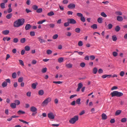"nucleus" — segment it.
<instances>
[{
    "label": "nucleus",
    "mask_w": 127,
    "mask_h": 127,
    "mask_svg": "<svg viewBox=\"0 0 127 127\" xmlns=\"http://www.w3.org/2000/svg\"><path fill=\"white\" fill-rule=\"evenodd\" d=\"M25 21V20L23 18L18 19L14 22L13 26L16 28L19 27L23 25Z\"/></svg>",
    "instance_id": "f257e3e1"
},
{
    "label": "nucleus",
    "mask_w": 127,
    "mask_h": 127,
    "mask_svg": "<svg viewBox=\"0 0 127 127\" xmlns=\"http://www.w3.org/2000/svg\"><path fill=\"white\" fill-rule=\"evenodd\" d=\"M110 95L112 97L115 96L119 97L123 96V94L122 93L118 92V91H114L112 92Z\"/></svg>",
    "instance_id": "f03ea898"
},
{
    "label": "nucleus",
    "mask_w": 127,
    "mask_h": 127,
    "mask_svg": "<svg viewBox=\"0 0 127 127\" xmlns=\"http://www.w3.org/2000/svg\"><path fill=\"white\" fill-rule=\"evenodd\" d=\"M51 100V98L49 97L46 98L42 102L41 104L42 106H44L47 105L48 103Z\"/></svg>",
    "instance_id": "7ed1b4c3"
},
{
    "label": "nucleus",
    "mask_w": 127,
    "mask_h": 127,
    "mask_svg": "<svg viewBox=\"0 0 127 127\" xmlns=\"http://www.w3.org/2000/svg\"><path fill=\"white\" fill-rule=\"evenodd\" d=\"M78 120V117L77 116H75L73 118H72L69 120V122L72 124H74L76 121Z\"/></svg>",
    "instance_id": "20e7f679"
},
{
    "label": "nucleus",
    "mask_w": 127,
    "mask_h": 127,
    "mask_svg": "<svg viewBox=\"0 0 127 127\" xmlns=\"http://www.w3.org/2000/svg\"><path fill=\"white\" fill-rule=\"evenodd\" d=\"M67 21L70 24H75L76 23V21L72 18L68 19Z\"/></svg>",
    "instance_id": "39448f33"
},
{
    "label": "nucleus",
    "mask_w": 127,
    "mask_h": 127,
    "mask_svg": "<svg viewBox=\"0 0 127 127\" xmlns=\"http://www.w3.org/2000/svg\"><path fill=\"white\" fill-rule=\"evenodd\" d=\"M48 117L50 119H54L55 118V116L52 113H50L48 114Z\"/></svg>",
    "instance_id": "423d86ee"
},
{
    "label": "nucleus",
    "mask_w": 127,
    "mask_h": 127,
    "mask_svg": "<svg viewBox=\"0 0 127 127\" xmlns=\"http://www.w3.org/2000/svg\"><path fill=\"white\" fill-rule=\"evenodd\" d=\"M75 4L71 3L68 5L67 7L69 9H73L75 7Z\"/></svg>",
    "instance_id": "0eeeda50"
},
{
    "label": "nucleus",
    "mask_w": 127,
    "mask_h": 127,
    "mask_svg": "<svg viewBox=\"0 0 127 127\" xmlns=\"http://www.w3.org/2000/svg\"><path fill=\"white\" fill-rule=\"evenodd\" d=\"M83 85L81 83H79L78 84V87L77 89V91L78 92L79 91L80 89L82 87Z\"/></svg>",
    "instance_id": "6e6552de"
},
{
    "label": "nucleus",
    "mask_w": 127,
    "mask_h": 127,
    "mask_svg": "<svg viewBox=\"0 0 127 127\" xmlns=\"http://www.w3.org/2000/svg\"><path fill=\"white\" fill-rule=\"evenodd\" d=\"M32 26L29 24H27L25 27V29L26 30H28L30 29Z\"/></svg>",
    "instance_id": "1a4fd4ad"
},
{
    "label": "nucleus",
    "mask_w": 127,
    "mask_h": 127,
    "mask_svg": "<svg viewBox=\"0 0 127 127\" xmlns=\"http://www.w3.org/2000/svg\"><path fill=\"white\" fill-rule=\"evenodd\" d=\"M66 67L68 68H71L72 66V64L70 63L66 64L65 65Z\"/></svg>",
    "instance_id": "9d476101"
},
{
    "label": "nucleus",
    "mask_w": 127,
    "mask_h": 127,
    "mask_svg": "<svg viewBox=\"0 0 127 127\" xmlns=\"http://www.w3.org/2000/svg\"><path fill=\"white\" fill-rule=\"evenodd\" d=\"M30 110L32 112H35L37 111V108L34 106H32L30 108Z\"/></svg>",
    "instance_id": "9b49d317"
},
{
    "label": "nucleus",
    "mask_w": 127,
    "mask_h": 127,
    "mask_svg": "<svg viewBox=\"0 0 127 127\" xmlns=\"http://www.w3.org/2000/svg\"><path fill=\"white\" fill-rule=\"evenodd\" d=\"M37 39H38L40 43H45V40L41 38V37H38L37 38Z\"/></svg>",
    "instance_id": "f8f14e48"
},
{
    "label": "nucleus",
    "mask_w": 127,
    "mask_h": 127,
    "mask_svg": "<svg viewBox=\"0 0 127 127\" xmlns=\"http://www.w3.org/2000/svg\"><path fill=\"white\" fill-rule=\"evenodd\" d=\"M9 31L8 30H4L2 32V33L4 35H7L8 34Z\"/></svg>",
    "instance_id": "ddd939ff"
},
{
    "label": "nucleus",
    "mask_w": 127,
    "mask_h": 127,
    "mask_svg": "<svg viewBox=\"0 0 127 127\" xmlns=\"http://www.w3.org/2000/svg\"><path fill=\"white\" fill-rule=\"evenodd\" d=\"M102 119L103 120L106 119L107 118V117L105 113H103L101 115Z\"/></svg>",
    "instance_id": "4468645a"
},
{
    "label": "nucleus",
    "mask_w": 127,
    "mask_h": 127,
    "mask_svg": "<svg viewBox=\"0 0 127 127\" xmlns=\"http://www.w3.org/2000/svg\"><path fill=\"white\" fill-rule=\"evenodd\" d=\"M38 83H33L32 84V88L34 89H35L36 88V86L37 85Z\"/></svg>",
    "instance_id": "2eb2a0df"
},
{
    "label": "nucleus",
    "mask_w": 127,
    "mask_h": 127,
    "mask_svg": "<svg viewBox=\"0 0 127 127\" xmlns=\"http://www.w3.org/2000/svg\"><path fill=\"white\" fill-rule=\"evenodd\" d=\"M91 28L94 29H96L97 28V25L96 24H94L91 26Z\"/></svg>",
    "instance_id": "dca6fc26"
},
{
    "label": "nucleus",
    "mask_w": 127,
    "mask_h": 127,
    "mask_svg": "<svg viewBox=\"0 0 127 127\" xmlns=\"http://www.w3.org/2000/svg\"><path fill=\"white\" fill-rule=\"evenodd\" d=\"M12 13H9L6 16V18L8 19H10L12 16Z\"/></svg>",
    "instance_id": "f3484780"
},
{
    "label": "nucleus",
    "mask_w": 127,
    "mask_h": 127,
    "mask_svg": "<svg viewBox=\"0 0 127 127\" xmlns=\"http://www.w3.org/2000/svg\"><path fill=\"white\" fill-rule=\"evenodd\" d=\"M121 111L120 110H118L116 111L115 115L116 116L119 115L121 113Z\"/></svg>",
    "instance_id": "a211bd4d"
},
{
    "label": "nucleus",
    "mask_w": 127,
    "mask_h": 127,
    "mask_svg": "<svg viewBox=\"0 0 127 127\" xmlns=\"http://www.w3.org/2000/svg\"><path fill=\"white\" fill-rule=\"evenodd\" d=\"M10 106L13 108H15L16 107V105L15 103H12L10 104Z\"/></svg>",
    "instance_id": "6ab92c4d"
},
{
    "label": "nucleus",
    "mask_w": 127,
    "mask_h": 127,
    "mask_svg": "<svg viewBox=\"0 0 127 127\" xmlns=\"http://www.w3.org/2000/svg\"><path fill=\"white\" fill-rule=\"evenodd\" d=\"M103 19L102 18L99 17L98 18L97 22L100 23H101L102 22Z\"/></svg>",
    "instance_id": "aec40b11"
},
{
    "label": "nucleus",
    "mask_w": 127,
    "mask_h": 127,
    "mask_svg": "<svg viewBox=\"0 0 127 127\" xmlns=\"http://www.w3.org/2000/svg\"><path fill=\"white\" fill-rule=\"evenodd\" d=\"M117 20L119 21H121L123 20V18L121 16H118L117 17Z\"/></svg>",
    "instance_id": "412c9836"
},
{
    "label": "nucleus",
    "mask_w": 127,
    "mask_h": 127,
    "mask_svg": "<svg viewBox=\"0 0 127 127\" xmlns=\"http://www.w3.org/2000/svg\"><path fill=\"white\" fill-rule=\"evenodd\" d=\"M38 93L39 95H42L44 94V91L43 90H40L39 91Z\"/></svg>",
    "instance_id": "4be33fe9"
},
{
    "label": "nucleus",
    "mask_w": 127,
    "mask_h": 127,
    "mask_svg": "<svg viewBox=\"0 0 127 127\" xmlns=\"http://www.w3.org/2000/svg\"><path fill=\"white\" fill-rule=\"evenodd\" d=\"M17 113L19 115H21L25 114V112L24 111H23L21 110H19L18 111Z\"/></svg>",
    "instance_id": "5701e85b"
},
{
    "label": "nucleus",
    "mask_w": 127,
    "mask_h": 127,
    "mask_svg": "<svg viewBox=\"0 0 127 127\" xmlns=\"http://www.w3.org/2000/svg\"><path fill=\"white\" fill-rule=\"evenodd\" d=\"M120 29V28L118 26H117L115 28V30L117 32H119Z\"/></svg>",
    "instance_id": "b1692460"
},
{
    "label": "nucleus",
    "mask_w": 127,
    "mask_h": 127,
    "mask_svg": "<svg viewBox=\"0 0 127 127\" xmlns=\"http://www.w3.org/2000/svg\"><path fill=\"white\" fill-rule=\"evenodd\" d=\"M97 71V68L95 67H94L93 70V73L94 74H96Z\"/></svg>",
    "instance_id": "393cba45"
},
{
    "label": "nucleus",
    "mask_w": 127,
    "mask_h": 127,
    "mask_svg": "<svg viewBox=\"0 0 127 127\" xmlns=\"http://www.w3.org/2000/svg\"><path fill=\"white\" fill-rule=\"evenodd\" d=\"M26 41V39L25 38H21L20 40V42L22 43H24Z\"/></svg>",
    "instance_id": "a878e982"
},
{
    "label": "nucleus",
    "mask_w": 127,
    "mask_h": 127,
    "mask_svg": "<svg viewBox=\"0 0 127 127\" xmlns=\"http://www.w3.org/2000/svg\"><path fill=\"white\" fill-rule=\"evenodd\" d=\"M54 14L53 11H51L47 14V15L49 16H51L54 15Z\"/></svg>",
    "instance_id": "bb28decb"
},
{
    "label": "nucleus",
    "mask_w": 127,
    "mask_h": 127,
    "mask_svg": "<svg viewBox=\"0 0 127 127\" xmlns=\"http://www.w3.org/2000/svg\"><path fill=\"white\" fill-rule=\"evenodd\" d=\"M25 49L26 51H28L30 50V47L29 46H26L25 47Z\"/></svg>",
    "instance_id": "cd10ccee"
},
{
    "label": "nucleus",
    "mask_w": 127,
    "mask_h": 127,
    "mask_svg": "<svg viewBox=\"0 0 127 127\" xmlns=\"http://www.w3.org/2000/svg\"><path fill=\"white\" fill-rule=\"evenodd\" d=\"M0 6L1 8H4L5 7V5L4 3H2L0 4Z\"/></svg>",
    "instance_id": "c85d7f7f"
},
{
    "label": "nucleus",
    "mask_w": 127,
    "mask_h": 127,
    "mask_svg": "<svg viewBox=\"0 0 127 127\" xmlns=\"http://www.w3.org/2000/svg\"><path fill=\"white\" fill-rule=\"evenodd\" d=\"M65 34L66 36L70 37L71 35V33L70 32H68L65 33Z\"/></svg>",
    "instance_id": "c756f323"
},
{
    "label": "nucleus",
    "mask_w": 127,
    "mask_h": 127,
    "mask_svg": "<svg viewBox=\"0 0 127 127\" xmlns=\"http://www.w3.org/2000/svg\"><path fill=\"white\" fill-rule=\"evenodd\" d=\"M7 85L6 82L4 81L2 84V86L3 87H6Z\"/></svg>",
    "instance_id": "7c9ffc66"
},
{
    "label": "nucleus",
    "mask_w": 127,
    "mask_h": 127,
    "mask_svg": "<svg viewBox=\"0 0 127 127\" xmlns=\"http://www.w3.org/2000/svg\"><path fill=\"white\" fill-rule=\"evenodd\" d=\"M112 39L114 41H115L117 40V38L115 35H114L112 37Z\"/></svg>",
    "instance_id": "2f4dec72"
},
{
    "label": "nucleus",
    "mask_w": 127,
    "mask_h": 127,
    "mask_svg": "<svg viewBox=\"0 0 127 127\" xmlns=\"http://www.w3.org/2000/svg\"><path fill=\"white\" fill-rule=\"evenodd\" d=\"M64 61L63 58L62 57L59 58L58 59V61L59 63L62 62Z\"/></svg>",
    "instance_id": "473e14b6"
},
{
    "label": "nucleus",
    "mask_w": 127,
    "mask_h": 127,
    "mask_svg": "<svg viewBox=\"0 0 127 127\" xmlns=\"http://www.w3.org/2000/svg\"><path fill=\"white\" fill-rule=\"evenodd\" d=\"M32 8L34 10H37L38 8V7L36 5H34L32 6Z\"/></svg>",
    "instance_id": "72a5a7b5"
},
{
    "label": "nucleus",
    "mask_w": 127,
    "mask_h": 127,
    "mask_svg": "<svg viewBox=\"0 0 127 127\" xmlns=\"http://www.w3.org/2000/svg\"><path fill=\"white\" fill-rule=\"evenodd\" d=\"M14 102L16 104V105H18L20 103V102L18 100H15V101Z\"/></svg>",
    "instance_id": "f704fd0d"
},
{
    "label": "nucleus",
    "mask_w": 127,
    "mask_h": 127,
    "mask_svg": "<svg viewBox=\"0 0 127 127\" xmlns=\"http://www.w3.org/2000/svg\"><path fill=\"white\" fill-rule=\"evenodd\" d=\"M12 77L13 78H15L16 77L17 74L16 72L13 73L12 75Z\"/></svg>",
    "instance_id": "c9c22d12"
},
{
    "label": "nucleus",
    "mask_w": 127,
    "mask_h": 127,
    "mask_svg": "<svg viewBox=\"0 0 127 127\" xmlns=\"http://www.w3.org/2000/svg\"><path fill=\"white\" fill-rule=\"evenodd\" d=\"M127 120V118H124L122 119L121 120V121L122 122L124 123L126 122Z\"/></svg>",
    "instance_id": "e433bc0d"
},
{
    "label": "nucleus",
    "mask_w": 127,
    "mask_h": 127,
    "mask_svg": "<svg viewBox=\"0 0 127 127\" xmlns=\"http://www.w3.org/2000/svg\"><path fill=\"white\" fill-rule=\"evenodd\" d=\"M19 120L20 121L23 123H24L27 124H29V122H26V121H25L23 120L19 119Z\"/></svg>",
    "instance_id": "4c0bfd02"
},
{
    "label": "nucleus",
    "mask_w": 127,
    "mask_h": 127,
    "mask_svg": "<svg viewBox=\"0 0 127 127\" xmlns=\"http://www.w3.org/2000/svg\"><path fill=\"white\" fill-rule=\"evenodd\" d=\"M23 77H19L18 79V82H22L23 80Z\"/></svg>",
    "instance_id": "58836bf2"
},
{
    "label": "nucleus",
    "mask_w": 127,
    "mask_h": 127,
    "mask_svg": "<svg viewBox=\"0 0 127 127\" xmlns=\"http://www.w3.org/2000/svg\"><path fill=\"white\" fill-rule=\"evenodd\" d=\"M101 15L104 17H106L107 16V15L104 12H102L101 13Z\"/></svg>",
    "instance_id": "ea45409f"
},
{
    "label": "nucleus",
    "mask_w": 127,
    "mask_h": 127,
    "mask_svg": "<svg viewBox=\"0 0 127 127\" xmlns=\"http://www.w3.org/2000/svg\"><path fill=\"white\" fill-rule=\"evenodd\" d=\"M46 53L48 55H50L52 53V51L50 50H47Z\"/></svg>",
    "instance_id": "a19ab883"
},
{
    "label": "nucleus",
    "mask_w": 127,
    "mask_h": 127,
    "mask_svg": "<svg viewBox=\"0 0 127 127\" xmlns=\"http://www.w3.org/2000/svg\"><path fill=\"white\" fill-rule=\"evenodd\" d=\"M42 11V9L41 8H40L37 9L36 11L38 13H41Z\"/></svg>",
    "instance_id": "79ce46f5"
},
{
    "label": "nucleus",
    "mask_w": 127,
    "mask_h": 127,
    "mask_svg": "<svg viewBox=\"0 0 127 127\" xmlns=\"http://www.w3.org/2000/svg\"><path fill=\"white\" fill-rule=\"evenodd\" d=\"M80 20L83 22H84L85 21V18L83 16L80 18Z\"/></svg>",
    "instance_id": "37998d69"
},
{
    "label": "nucleus",
    "mask_w": 127,
    "mask_h": 127,
    "mask_svg": "<svg viewBox=\"0 0 127 127\" xmlns=\"http://www.w3.org/2000/svg\"><path fill=\"white\" fill-rule=\"evenodd\" d=\"M85 64L83 62L82 63H80V66L81 67H85Z\"/></svg>",
    "instance_id": "c03bdc74"
},
{
    "label": "nucleus",
    "mask_w": 127,
    "mask_h": 127,
    "mask_svg": "<svg viewBox=\"0 0 127 127\" xmlns=\"http://www.w3.org/2000/svg\"><path fill=\"white\" fill-rule=\"evenodd\" d=\"M46 21V20H42L40 21H39L37 23L38 24H42L43 22Z\"/></svg>",
    "instance_id": "a18cd8bd"
},
{
    "label": "nucleus",
    "mask_w": 127,
    "mask_h": 127,
    "mask_svg": "<svg viewBox=\"0 0 127 127\" xmlns=\"http://www.w3.org/2000/svg\"><path fill=\"white\" fill-rule=\"evenodd\" d=\"M75 31L76 32L79 33L80 32V29L79 28H77L75 29Z\"/></svg>",
    "instance_id": "49530a36"
},
{
    "label": "nucleus",
    "mask_w": 127,
    "mask_h": 127,
    "mask_svg": "<svg viewBox=\"0 0 127 127\" xmlns=\"http://www.w3.org/2000/svg\"><path fill=\"white\" fill-rule=\"evenodd\" d=\"M81 99L80 98H78L76 100V103L78 104H80Z\"/></svg>",
    "instance_id": "de8ad7c7"
},
{
    "label": "nucleus",
    "mask_w": 127,
    "mask_h": 127,
    "mask_svg": "<svg viewBox=\"0 0 127 127\" xmlns=\"http://www.w3.org/2000/svg\"><path fill=\"white\" fill-rule=\"evenodd\" d=\"M18 41V39L17 38H15L13 39V42L14 43H17Z\"/></svg>",
    "instance_id": "09e8293b"
},
{
    "label": "nucleus",
    "mask_w": 127,
    "mask_h": 127,
    "mask_svg": "<svg viewBox=\"0 0 127 127\" xmlns=\"http://www.w3.org/2000/svg\"><path fill=\"white\" fill-rule=\"evenodd\" d=\"M124 71H122L120 72V75L121 76L123 77L124 76Z\"/></svg>",
    "instance_id": "8fccbe9b"
},
{
    "label": "nucleus",
    "mask_w": 127,
    "mask_h": 127,
    "mask_svg": "<svg viewBox=\"0 0 127 127\" xmlns=\"http://www.w3.org/2000/svg\"><path fill=\"white\" fill-rule=\"evenodd\" d=\"M58 37V35L57 34H55L53 35V38L54 39H57Z\"/></svg>",
    "instance_id": "3c124183"
},
{
    "label": "nucleus",
    "mask_w": 127,
    "mask_h": 127,
    "mask_svg": "<svg viewBox=\"0 0 127 127\" xmlns=\"http://www.w3.org/2000/svg\"><path fill=\"white\" fill-rule=\"evenodd\" d=\"M78 45L79 46H82L83 45V43L82 41H79L78 43Z\"/></svg>",
    "instance_id": "603ef678"
},
{
    "label": "nucleus",
    "mask_w": 127,
    "mask_h": 127,
    "mask_svg": "<svg viewBox=\"0 0 127 127\" xmlns=\"http://www.w3.org/2000/svg\"><path fill=\"white\" fill-rule=\"evenodd\" d=\"M47 68H43L42 70V72L43 73H45L47 71Z\"/></svg>",
    "instance_id": "864d4df0"
},
{
    "label": "nucleus",
    "mask_w": 127,
    "mask_h": 127,
    "mask_svg": "<svg viewBox=\"0 0 127 127\" xmlns=\"http://www.w3.org/2000/svg\"><path fill=\"white\" fill-rule=\"evenodd\" d=\"M77 15L79 17H82L83 15L82 14L80 13H77Z\"/></svg>",
    "instance_id": "5fc2aeb1"
},
{
    "label": "nucleus",
    "mask_w": 127,
    "mask_h": 127,
    "mask_svg": "<svg viewBox=\"0 0 127 127\" xmlns=\"http://www.w3.org/2000/svg\"><path fill=\"white\" fill-rule=\"evenodd\" d=\"M116 14L117 15H122V13L120 11H117L115 12Z\"/></svg>",
    "instance_id": "6e6d98bb"
},
{
    "label": "nucleus",
    "mask_w": 127,
    "mask_h": 127,
    "mask_svg": "<svg viewBox=\"0 0 127 127\" xmlns=\"http://www.w3.org/2000/svg\"><path fill=\"white\" fill-rule=\"evenodd\" d=\"M53 83L55 84H61L62 83V82L61 81H54L53 82Z\"/></svg>",
    "instance_id": "4d7b16f0"
},
{
    "label": "nucleus",
    "mask_w": 127,
    "mask_h": 127,
    "mask_svg": "<svg viewBox=\"0 0 127 127\" xmlns=\"http://www.w3.org/2000/svg\"><path fill=\"white\" fill-rule=\"evenodd\" d=\"M113 25L111 24H109L108 25L107 27L109 29H111Z\"/></svg>",
    "instance_id": "13d9d810"
},
{
    "label": "nucleus",
    "mask_w": 127,
    "mask_h": 127,
    "mask_svg": "<svg viewBox=\"0 0 127 127\" xmlns=\"http://www.w3.org/2000/svg\"><path fill=\"white\" fill-rule=\"evenodd\" d=\"M113 55L115 57L117 56L118 53L116 52H113Z\"/></svg>",
    "instance_id": "bf43d9fd"
},
{
    "label": "nucleus",
    "mask_w": 127,
    "mask_h": 127,
    "mask_svg": "<svg viewBox=\"0 0 127 127\" xmlns=\"http://www.w3.org/2000/svg\"><path fill=\"white\" fill-rule=\"evenodd\" d=\"M19 62L22 65H23V66L24 65L23 62L22 60H19Z\"/></svg>",
    "instance_id": "052dcab7"
},
{
    "label": "nucleus",
    "mask_w": 127,
    "mask_h": 127,
    "mask_svg": "<svg viewBox=\"0 0 127 127\" xmlns=\"http://www.w3.org/2000/svg\"><path fill=\"white\" fill-rule=\"evenodd\" d=\"M90 58L91 60H93L95 58V57L94 55H91L90 56Z\"/></svg>",
    "instance_id": "680f3d73"
},
{
    "label": "nucleus",
    "mask_w": 127,
    "mask_h": 127,
    "mask_svg": "<svg viewBox=\"0 0 127 127\" xmlns=\"http://www.w3.org/2000/svg\"><path fill=\"white\" fill-rule=\"evenodd\" d=\"M12 10L11 8H9L7 9V12L8 13H10L12 12Z\"/></svg>",
    "instance_id": "e2e57ef3"
},
{
    "label": "nucleus",
    "mask_w": 127,
    "mask_h": 127,
    "mask_svg": "<svg viewBox=\"0 0 127 127\" xmlns=\"http://www.w3.org/2000/svg\"><path fill=\"white\" fill-rule=\"evenodd\" d=\"M30 35L32 36H33L35 35V32H31L30 33Z\"/></svg>",
    "instance_id": "0e129e2a"
},
{
    "label": "nucleus",
    "mask_w": 127,
    "mask_h": 127,
    "mask_svg": "<svg viewBox=\"0 0 127 127\" xmlns=\"http://www.w3.org/2000/svg\"><path fill=\"white\" fill-rule=\"evenodd\" d=\"M69 23L68 22H66L64 23V25L65 27H66L69 26Z\"/></svg>",
    "instance_id": "69168bd1"
},
{
    "label": "nucleus",
    "mask_w": 127,
    "mask_h": 127,
    "mask_svg": "<svg viewBox=\"0 0 127 127\" xmlns=\"http://www.w3.org/2000/svg\"><path fill=\"white\" fill-rule=\"evenodd\" d=\"M73 12L72 11H69L67 12V14L68 15H72L73 14Z\"/></svg>",
    "instance_id": "338daca9"
},
{
    "label": "nucleus",
    "mask_w": 127,
    "mask_h": 127,
    "mask_svg": "<svg viewBox=\"0 0 127 127\" xmlns=\"http://www.w3.org/2000/svg\"><path fill=\"white\" fill-rule=\"evenodd\" d=\"M118 89V87L116 86H114L111 89V90H114L116 89Z\"/></svg>",
    "instance_id": "774afa93"
}]
</instances>
